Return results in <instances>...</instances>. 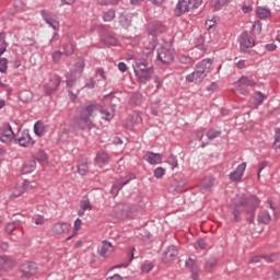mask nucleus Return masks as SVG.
<instances>
[{"label":"nucleus","instance_id":"obj_26","mask_svg":"<svg viewBox=\"0 0 280 280\" xmlns=\"http://www.w3.org/2000/svg\"><path fill=\"white\" fill-rule=\"evenodd\" d=\"M238 83L241 86H257L255 79L246 75L241 77Z\"/></svg>","mask_w":280,"mask_h":280},{"label":"nucleus","instance_id":"obj_6","mask_svg":"<svg viewBox=\"0 0 280 280\" xmlns=\"http://www.w3.org/2000/svg\"><path fill=\"white\" fill-rule=\"evenodd\" d=\"M112 215L116 218V220H126V218H132V211H130V206L118 203L113 208Z\"/></svg>","mask_w":280,"mask_h":280},{"label":"nucleus","instance_id":"obj_62","mask_svg":"<svg viewBox=\"0 0 280 280\" xmlns=\"http://www.w3.org/2000/svg\"><path fill=\"white\" fill-rule=\"evenodd\" d=\"M242 10H243V12H244L245 14H248V12H253V7H252V5H244V7L242 8Z\"/></svg>","mask_w":280,"mask_h":280},{"label":"nucleus","instance_id":"obj_5","mask_svg":"<svg viewBox=\"0 0 280 280\" xmlns=\"http://www.w3.org/2000/svg\"><path fill=\"white\" fill-rule=\"evenodd\" d=\"M84 72V59L78 58L70 72V78L66 81L67 86H73V83L78 78H82Z\"/></svg>","mask_w":280,"mask_h":280},{"label":"nucleus","instance_id":"obj_28","mask_svg":"<svg viewBox=\"0 0 280 280\" xmlns=\"http://www.w3.org/2000/svg\"><path fill=\"white\" fill-rule=\"evenodd\" d=\"M272 218L270 217V213L268 211H261L258 214V222H261V224H270V221Z\"/></svg>","mask_w":280,"mask_h":280},{"label":"nucleus","instance_id":"obj_42","mask_svg":"<svg viewBox=\"0 0 280 280\" xmlns=\"http://www.w3.org/2000/svg\"><path fill=\"white\" fill-rule=\"evenodd\" d=\"M73 44H67L63 46V56H73Z\"/></svg>","mask_w":280,"mask_h":280},{"label":"nucleus","instance_id":"obj_40","mask_svg":"<svg viewBox=\"0 0 280 280\" xmlns=\"http://www.w3.org/2000/svg\"><path fill=\"white\" fill-rule=\"evenodd\" d=\"M206 135H207V138L210 141H212V139H218V137H220V135H222V132L218 131V130L210 129Z\"/></svg>","mask_w":280,"mask_h":280},{"label":"nucleus","instance_id":"obj_9","mask_svg":"<svg viewBox=\"0 0 280 280\" xmlns=\"http://www.w3.org/2000/svg\"><path fill=\"white\" fill-rule=\"evenodd\" d=\"M45 23L52 27V30H60V21L58 20V15L51 13V11L43 10L40 12Z\"/></svg>","mask_w":280,"mask_h":280},{"label":"nucleus","instance_id":"obj_60","mask_svg":"<svg viewBox=\"0 0 280 280\" xmlns=\"http://www.w3.org/2000/svg\"><path fill=\"white\" fill-rule=\"evenodd\" d=\"M207 90H208V91H218V83L212 82V83L208 86Z\"/></svg>","mask_w":280,"mask_h":280},{"label":"nucleus","instance_id":"obj_58","mask_svg":"<svg viewBox=\"0 0 280 280\" xmlns=\"http://www.w3.org/2000/svg\"><path fill=\"white\" fill-rule=\"evenodd\" d=\"M118 69H119V71H121V73H126V71L128 70V67L126 66V63L119 62Z\"/></svg>","mask_w":280,"mask_h":280},{"label":"nucleus","instance_id":"obj_23","mask_svg":"<svg viewBox=\"0 0 280 280\" xmlns=\"http://www.w3.org/2000/svg\"><path fill=\"white\" fill-rule=\"evenodd\" d=\"M110 161V156H108V153L104 152V151H100L97 154H96V158H95V163L96 165H106V163H108Z\"/></svg>","mask_w":280,"mask_h":280},{"label":"nucleus","instance_id":"obj_63","mask_svg":"<svg viewBox=\"0 0 280 280\" xmlns=\"http://www.w3.org/2000/svg\"><path fill=\"white\" fill-rule=\"evenodd\" d=\"M272 279H280V271L279 270H275L273 272H272Z\"/></svg>","mask_w":280,"mask_h":280},{"label":"nucleus","instance_id":"obj_4","mask_svg":"<svg viewBox=\"0 0 280 280\" xmlns=\"http://www.w3.org/2000/svg\"><path fill=\"white\" fill-rule=\"evenodd\" d=\"M202 4V0H179L175 8V16H182L190 10H196V8Z\"/></svg>","mask_w":280,"mask_h":280},{"label":"nucleus","instance_id":"obj_39","mask_svg":"<svg viewBox=\"0 0 280 280\" xmlns=\"http://www.w3.org/2000/svg\"><path fill=\"white\" fill-rule=\"evenodd\" d=\"M257 14L259 19H268V16H270L271 13H270V9L259 7L257 9Z\"/></svg>","mask_w":280,"mask_h":280},{"label":"nucleus","instance_id":"obj_15","mask_svg":"<svg viewBox=\"0 0 280 280\" xmlns=\"http://www.w3.org/2000/svg\"><path fill=\"white\" fill-rule=\"evenodd\" d=\"M16 143H19V145H22V148H27V145H34V140H32V136H30V132L24 131L21 133V136H19L18 138H15Z\"/></svg>","mask_w":280,"mask_h":280},{"label":"nucleus","instance_id":"obj_8","mask_svg":"<svg viewBox=\"0 0 280 280\" xmlns=\"http://www.w3.org/2000/svg\"><path fill=\"white\" fill-rule=\"evenodd\" d=\"M136 178L137 177L135 176V174L129 173L125 177H120L116 179V182L112 186L110 194L114 196H117V194H119V190L122 189L124 186L128 185L130 180H135Z\"/></svg>","mask_w":280,"mask_h":280},{"label":"nucleus","instance_id":"obj_31","mask_svg":"<svg viewBox=\"0 0 280 280\" xmlns=\"http://www.w3.org/2000/svg\"><path fill=\"white\" fill-rule=\"evenodd\" d=\"M178 62L180 65H185L186 67H190V65H194V59L189 57L188 55H179L178 56Z\"/></svg>","mask_w":280,"mask_h":280},{"label":"nucleus","instance_id":"obj_61","mask_svg":"<svg viewBox=\"0 0 280 280\" xmlns=\"http://www.w3.org/2000/svg\"><path fill=\"white\" fill-rule=\"evenodd\" d=\"M25 191V188H22V190L18 192H13L10 198H19V196H22V194Z\"/></svg>","mask_w":280,"mask_h":280},{"label":"nucleus","instance_id":"obj_2","mask_svg":"<svg viewBox=\"0 0 280 280\" xmlns=\"http://www.w3.org/2000/svg\"><path fill=\"white\" fill-rule=\"evenodd\" d=\"M149 32L151 34V37L149 38L148 42L144 43L142 54L140 58L136 60L135 73L153 69L150 62H152V58L154 56V49H156V45H158L156 36H154V34H156V31L152 30V27H149Z\"/></svg>","mask_w":280,"mask_h":280},{"label":"nucleus","instance_id":"obj_21","mask_svg":"<svg viewBox=\"0 0 280 280\" xmlns=\"http://www.w3.org/2000/svg\"><path fill=\"white\" fill-rule=\"evenodd\" d=\"M153 74H154L153 68H149L143 72L140 70L138 73H136L138 81L141 82L142 84H145V82H150V80H152Z\"/></svg>","mask_w":280,"mask_h":280},{"label":"nucleus","instance_id":"obj_22","mask_svg":"<svg viewBox=\"0 0 280 280\" xmlns=\"http://www.w3.org/2000/svg\"><path fill=\"white\" fill-rule=\"evenodd\" d=\"M69 229H71V225L68 223H55L52 225V233L55 235H63L65 233H69Z\"/></svg>","mask_w":280,"mask_h":280},{"label":"nucleus","instance_id":"obj_12","mask_svg":"<svg viewBox=\"0 0 280 280\" xmlns=\"http://www.w3.org/2000/svg\"><path fill=\"white\" fill-rule=\"evenodd\" d=\"M176 257H178V249L176 248V246L171 245L167 247L166 250H164L162 255V261L164 264H172V261H174Z\"/></svg>","mask_w":280,"mask_h":280},{"label":"nucleus","instance_id":"obj_25","mask_svg":"<svg viewBox=\"0 0 280 280\" xmlns=\"http://www.w3.org/2000/svg\"><path fill=\"white\" fill-rule=\"evenodd\" d=\"M36 170V161H26L22 166V174H32Z\"/></svg>","mask_w":280,"mask_h":280},{"label":"nucleus","instance_id":"obj_36","mask_svg":"<svg viewBox=\"0 0 280 280\" xmlns=\"http://www.w3.org/2000/svg\"><path fill=\"white\" fill-rule=\"evenodd\" d=\"M103 43H105V45H108L109 47H115V45H117V39L113 35H105L103 38Z\"/></svg>","mask_w":280,"mask_h":280},{"label":"nucleus","instance_id":"obj_16","mask_svg":"<svg viewBox=\"0 0 280 280\" xmlns=\"http://www.w3.org/2000/svg\"><path fill=\"white\" fill-rule=\"evenodd\" d=\"M196 69H198L203 75L207 77L209 75V73H211V69H213V63L211 62V59H203L196 66Z\"/></svg>","mask_w":280,"mask_h":280},{"label":"nucleus","instance_id":"obj_52","mask_svg":"<svg viewBox=\"0 0 280 280\" xmlns=\"http://www.w3.org/2000/svg\"><path fill=\"white\" fill-rule=\"evenodd\" d=\"M162 176H165V168L160 166V167L155 168L154 177L155 178H161Z\"/></svg>","mask_w":280,"mask_h":280},{"label":"nucleus","instance_id":"obj_30","mask_svg":"<svg viewBox=\"0 0 280 280\" xmlns=\"http://www.w3.org/2000/svg\"><path fill=\"white\" fill-rule=\"evenodd\" d=\"M8 49V42L5 40V33H0V58Z\"/></svg>","mask_w":280,"mask_h":280},{"label":"nucleus","instance_id":"obj_32","mask_svg":"<svg viewBox=\"0 0 280 280\" xmlns=\"http://www.w3.org/2000/svg\"><path fill=\"white\" fill-rule=\"evenodd\" d=\"M34 132L37 135V137H43V133L47 132V128L43 122L37 121L34 126Z\"/></svg>","mask_w":280,"mask_h":280},{"label":"nucleus","instance_id":"obj_7","mask_svg":"<svg viewBox=\"0 0 280 280\" xmlns=\"http://www.w3.org/2000/svg\"><path fill=\"white\" fill-rule=\"evenodd\" d=\"M174 48L172 46H162L158 50V59L163 62V65H170L171 62L174 61V56H175Z\"/></svg>","mask_w":280,"mask_h":280},{"label":"nucleus","instance_id":"obj_11","mask_svg":"<svg viewBox=\"0 0 280 280\" xmlns=\"http://www.w3.org/2000/svg\"><path fill=\"white\" fill-rule=\"evenodd\" d=\"M240 45H241V51L246 54L248 49L255 47V39L250 35L246 33H242Z\"/></svg>","mask_w":280,"mask_h":280},{"label":"nucleus","instance_id":"obj_59","mask_svg":"<svg viewBox=\"0 0 280 280\" xmlns=\"http://www.w3.org/2000/svg\"><path fill=\"white\" fill-rule=\"evenodd\" d=\"M265 47L267 51H275L277 49V45L275 44H267Z\"/></svg>","mask_w":280,"mask_h":280},{"label":"nucleus","instance_id":"obj_44","mask_svg":"<svg viewBox=\"0 0 280 280\" xmlns=\"http://www.w3.org/2000/svg\"><path fill=\"white\" fill-rule=\"evenodd\" d=\"M186 268H189V270H192L194 268H198V262L196 259L188 258L185 262Z\"/></svg>","mask_w":280,"mask_h":280},{"label":"nucleus","instance_id":"obj_34","mask_svg":"<svg viewBox=\"0 0 280 280\" xmlns=\"http://www.w3.org/2000/svg\"><path fill=\"white\" fill-rule=\"evenodd\" d=\"M231 3V0H215L212 3L214 10H222V8H226Z\"/></svg>","mask_w":280,"mask_h":280},{"label":"nucleus","instance_id":"obj_43","mask_svg":"<svg viewBox=\"0 0 280 280\" xmlns=\"http://www.w3.org/2000/svg\"><path fill=\"white\" fill-rule=\"evenodd\" d=\"M34 159H36V161H39V163H47V154H45L43 151H38Z\"/></svg>","mask_w":280,"mask_h":280},{"label":"nucleus","instance_id":"obj_10","mask_svg":"<svg viewBox=\"0 0 280 280\" xmlns=\"http://www.w3.org/2000/svg\"><path fill=\"white\" fill-rule=\"evenodd\" d=\"M21 272H23L21 279L33 277V275H36V272H38V266L34 261L23 262L21 266Z\"/></svg>","mask_w":280,"mask_h":280},{"label":"nucleus","instance_id":"obj_45","mask_svg":"<svg viewBox=\"0 0 280 280\" xmlns=\"http://www.w3.org/2000/svg\"><path fill=\"white\" fill-rule=\"evenodd\" d=\"M211 187H213V178L206 179L201 185L203 191L211 189Z\"/></svg>","mask_w":280,"mask_h":280},{"label":"nucleus","instance_id":"obj_54","mask_svg":"<svg viewBox=\"0 0 280 280\" xmlns=\"http://www.w3.org/2000/svg\"><path fill=\"white\" fill-rule=\"evenodd\" d=\"M261 259H267V256H255V257L250 258L249 262L250 264H259V261H261Z\"/></svg>","mask_w":280,"mask_h":280},{"label":"nucleus","instance_id":"obj_33","mask_svg":"<svg viewBox=\"0 0 280 280\" xmlns=\"http://www.w3.org/2000/svg\"><path fill=\"white\" fill-rule=\"evenodd\" d=\"M264 100H266V96L264 93L261 92H255L254 93V102H255V106H261V104H264Z\"/></svg>","mask_w":280,"mask_h":280},{"label":"nucleus","instance_id":"obj_48","mask_svg":"<svg viewBox=\"0 0 280 280\" xmlns=\"http://www.w3.org/2000/svg\"><path fill=\"white\" fill-rule=\"evenodd\" d=\"M35 44H36V40L34 38H32V37L23 38L24 47H32Z\"/></svg>","mask_w":280,"mask_h":280},{"label":"nucleus","instance_id":"obj_3","mask_svg":"<svg viewBox=\"0 0 280 280\" xmlns=\"http://www.w3.org/2000/svg\"><path fill=\"white\" fill-rule=\"evenodd\" d=\"M97 113H101V115H103V119H106L107 121L113 119V117H115L114 113H110L106 109H102V107L97 104H92V105H88L85 108L82 109L80 115V121L88 125L89 128H92L93 117H95Z\"/></svg>","mask_w":280,"mask_h":280},{"label":"nucleus","instance_id":"obj_51","mask_svg":"<svg viewBox=\"0 0 280 280\" xmlns=\"http://www.w3.org/2000/svg\"><path fill=\"white\" fill-rule=\"evenodd\" d=\"M80 229H82V219H77L74 221V231L72 235H77Z\"/></svg>","mask_w":280,"mask_h":280},{"label":"nucleus","instance_id":"obj_1","mask_svg":"<svg viewBox=\"0 0 280 280\" xmlns=\"http://www.w3.org/2000/svg\"><path fill=\"white\" fill-rule=\"evenodd\" d=\"M259 202L260 201L257 196H250L247 198L244 194L237 195L232 199L231 209L235 222H240L242 220V211L240 210V207H245L246 213H250V219H247V222H254L255 211L259 207Z\"/></svg>","mask_w":280,"mask_h":280},{"label":"nucleus","instance_id":"obj_20","mask_svg":"<svg viewBox=\"0 0 280 280\" xmlns=\"http://www.w3.org/2000/svg\"><path fill=\"white\" fill-rule=\"evenodd\" d=\"M115 252V246H113V243L108 242V241H103V245L100 249V255L101 257H110V255H113V253Z\"/></svg>","mask_w":280,"mask_h":280},{"label":"nucleus","instance_id":"obj_29","mask_svg":"<svg viewBox=\"0 0 280 280\" xmlns=\"http://www.w3.org/2000/svg\"><path fill=\"white\" fill-rule=\"evenodd\" d=\"M80 208L82 211H92L93 206L91 205V200L88 196H84L83 199L80 201Z\"/></svg>","mask_w":280,"mask_h":280},{"label":"nucleus","instance_id":"obj_41","mask_svg":"<svg viewBox=\"0 0 280 280\" xmlns=\"http://www.w3.org/2000/svg\"><path fill=\"white\" fill-rule=\"evenodd\" d=\"M105 22H110L115 19V10H108L103 14Z\"/></svg>","mask_w":280,"mask_h":280},{"label":"nucleus","instance_id":"obj_18","mask_svg":"<svg viewBox=\"0 0 280 280\" xmlns=\"http://www.w3.org/2000/svg\"><path fill=\"white\" fill-rule=\"evenodd\" d=\"M206 78L207 75L196 68L192 73L186 77V82H194L195 84H200V82H202V80H205Z\"/></svg>","mask_w":280,"mask_h":280},{"label":"nucleus","instance_id":"obj_27","mask_svg":"<svg viewBox=\"0 0 280 280\" xmlns=\"http://www.w3.org/2000/svg\"><path fill=\"white\" fill-rule=\"evenodd\" d=\"M215 266H218V258L215 256H210L208 259H206V262H205L206 270H213Z\"/></svg>","mask_w":280,"mask_h":280},{"label":"nucleus","instance_id":"obj_47","mask_svg":"<svg viewBox=\"0 0 280 280\" xmlns=\"http://www.w3.org/2000/svg\"><path fill=\"white\" fill-rule=\"evenodd\" d=\"M8 71V60L5 58H0V72L5 73Z\"/></svg>","mask_w":280,"mask_h":280},{"label":"nucleus","instance_id":"obj_46","mask_svg":"<svg viewBox=\"0 0 280 280\" xmlns=\"http://www.w3.org/2000/svg\"><path fill=\"white\" fill-rule=\"evenodd\" d=\"M280 128L276 129V136H275V142H273V148L275 150H279L280 148Z\"/></svg>","mask_w":280,"mask_h":280},{"label":"nucleus","instance_id":"obj_50","mask_svg":"<svg viewBox=\"0 0 280 280\" xmlns=\"http://www.w3.org/2000/svg\"><path fill=\"white\" fill-rule=\"evenodd\" d=\"M62 56H65V54L60 50L54 51L52 52V60L54 62H60V58H62Z\"/></svg>","mask_w":280,"mask_h":280},{"label":"nucleus","instance_id":"obj_37","mask_svg":"<svg viewBox=\"0 0 280 280\" xmlns=\"http://www.w3.org/2000/svg\"><path fill=\"white\" fill-rule=\"evenodd\" d=\"M130 102L135 106H140L141 102H143V95H141V93H133Z\"/></svg>","mask_w":280,"mask_h":280},{"label":"nucleus","instance_id":"obj_57","mask_svg":"<svg viewBox=\"0 0 280 280\" xmlns=\"http://www.w3.org/2000/svg\"><path fill=\"white\" fill-rule=\"evenodd\" d=\"M197 244H198L199 248H201V250H205V248H207V242H205V240H202V238H199L197 241Z\"/></svg>","mask_w":280,"mask_h":280},{"label":"nucleus","instance_id":"obj_53","mask_svg":"<svg viewBox=\"0 0 280 280\" xmlns=\"http://www.w3.org/2000/svg\"><path fill=\"white\" fill-rule=\"evenodd\" d=\"M191 272V279L198 280V277H200V268L196 267L194 269H190Z\"/></svg>","mask_w":280,"mask_h":280},{"label":"nucleus","instance_id":"obj_13","mask_svg":"<svg viewBox=\"0 0 280 280\" xmlns=\"http://www.w3.org/2000/svg\"><path fill=\"white\" fill-rule=\"evenodd\" d=\"M14 139V131L12 130V126L10 125H4L0 129V141L2 143H10Z\"/></svg>","mask_w":280,"mask_h":280},{"label":"nucleus","instance_id":"obj_17","mask_svg":"<svg viewBox=\"0 0 280 280\" xmlns=\"http://www.w3.org/2000/svg\"><path fill=\"white\" fill-rule=\"evenodd\" d=\"M144 160L147 163H150V165H161V163H163V155L154 152H148L144 155Z\"/></svg>","mask_w":280,"mask_h":280},{"label":"nucleus","instance_id":"obj_38","mask_svg":"<svg viewBox=\"0 0 280 280\" xmlns=\"http://www.w3.org/2000/svg\"><path fill=\"white\" fill-rule=\"evenodd\" d=\"M16 226H19V222H9L4 228L7 235H12L16 231Z\"/></svg>","mask_w":280,"mask_h":280},{"label":"nucleus","instance_id":"obj_64","mask_svg":"<svg viewBox=\"0 0 280 280\" xmlns=\"http://www.w3.org/2000/svg\"><path fill=\"white\" fill-rule=\"evenodd\" d=\"M106 280H121V276H119V275H114V276L107 278Z\"/></svg>","mask_w":280,"mask_h":280},{"label":"nucleus","instance_id":"obj_19","mask_svg":"<svg viewBox=\"0 0 280 280\" xmlns=\"http://www.w3.org/2000/svg\"><path fill=\"white\" fill-rule=\"evenodd\" d=\"M244 172H246V162L240 164L234 172L230 174V180L237 182L242 180V176H244Z\"/></svg>","mask_w":280,"mask_h":280},{"label":"nucleus","instance_id":"obj_35","mask_svg":"<svg viewBox=\"0 0 280 280\" xmlns=\"http://www.w3.org/2000/svg\"><path fill=\"white\" fill-rule=\"evenodd\" d=\"M119 23L122 27H130L132 20L128 15L122 13L119 16Z\"/></svg>","mask_w":280,"mask_h":280},{"label":"nucleus","instance_id":"obj_56","mask_svg":"<svg viewBox=\"0 0 280 280\" xmlns=\"http://www.w3.org/2000/svg\"><path fill=\"white\" fill-rule=\"evenodd\" d=\"M96 78H101V80H106V73L104 72L103 69L96 70Z\"/></svg>","mask_w":280,"mask_h":280},{"label":"nucleus","instance_id":"obj_55","mask_svg":"<svg viewBox=\"0 0 280 280\" xmlns=\"http://www.w3.org/2000/svg\"><path fill=\"white\" fill-rule=\"evenodd\" d=\"M152 268H154V265H152L151 262L144 264L142 265V272H150Z\"/></svg>","mask_w":280,"mask_h":280},{"label":"nucleus","instance_id":"obj_24","mask_svg":"<svg viewBox=\"0 0 280 280\" xmlns=\"http://www.w3.org/2000/svg\"><path fill=\"white\" fill-rule=\"evenodd\" d=\"M86 172H89V160L86 158H81L78 164V173L81 176H86Z\"/></svg>","mask_w":280,"mask_h":280},{"label":"nucleus","instance_id":"obj_49","mask_svg":"<svg viewBox=\"0 0 280 280\" xmlns=\"http://www.w3.org/2000/svg\"><path fill=\"white\" fill-rule=\"evenodd\" d=\"M168 165H172L173 168L178 167V160H176V156L170 155L167 160Z\"/></svg>","mask_w":280,"mask_h":280},{"label":"nucleus","instance_id":"obj_14","mask_svg":"<svg viewBox=\"0 0 280 280\" xmlns=\"http://www.w3.org/2000/svg\"><path fill=\"white\" fill-rule=\"evenodd\" d=\"M16 266V261L8 256H0V272H5L11 270Z\"/></svg>","mask_w":280,"mask_h":280}]
</instances>
